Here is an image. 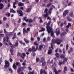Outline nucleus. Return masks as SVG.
<instances>
[{
  "label": "nucleus",
  "mask_w": 74,
  "mask_h": 74,
  "mask_svg": "<svg viewBox=\"0 0 74 74\" xmlns=\"http://www.w3.org/2000/svg\"><path fill=\"white\" fill-rule=\"evenodd\" d=\"M63 41L62 39H60L59 38H57L56 40H52V43L55 44L56 43L58 45L60 44L61 42Z\"/></svg>",
  "instance_id": "f257e3e1"
},
{
  "label": "nucleus",
  "mask_w": 74,
  "mask_h": 74,
  "mask_svg": "<svg viewBox=\"0 0 74 74\" xmlns=\"http://www.w3.org/2000/svg\"><path fill=\"white\" fill-rule=\"evenodd\" d=\"M51 22V21L50 20L48 23H46V25H47L46 26V28L47 29V31H48V33H50L51 30H52V28L51 27H50L49 26Z\"/></svg>",
  "instance_id": "f03ea898"
},
{
  "label": "nucleus",
  "mask_w": 74,
  "mask_h": 74,
  "mask_svg": "<svg viewBox=\"0 0 74 74\" xmlns=\"http://www.w3.org/2000/svg\"><path fill=\"white\" fill-rule=\"evenodd\" d=\"M5 64L4 68L5 69H7L8 67H9L10 66V63L8 61H6L5 62Z\"/></svg>",
  "instance_id": "7ed1b4c3"
},
{
  "label": "nucleus",
  "mask_w": 74,
  "mask_h": 74,
  "mask_svg": "<svg viewBox=\"0 0 74 74\" xmlns=\"http://www.w3.org/2000/svg\"><path fill=\"white\" fill-rule=\"evenodd\" d=\"M48 9L47 8H46L44 11V13H45L46 14H44L43 16H44L45 18H46L47 17H48Z\"/></svg>",
  "instance_id": "20e7f679"
},
{
  "label": "nucleus",
  "mask_w": 74,
  "mask_h": 74,
  "mask_svg": "<svg viewBox=\"0 0 74 74\" xmlns=\"http://www.w3.org/2000/svg\"><path fill=\"white\" fill-rule=\"evenodd\" d=\"M16 11L19 14V16H23V12H22V10L21 9L18 10H17Z\"/></svg>",
  "instance_id": "39448f33"
},
{
  "label": "nucleus",
  "mask_w": 74,
  "mask_h": 74,
  "mask_svg": "<svg viewBox=\"0 0 74 74\" xmlns=\"http://www.w3.org/2000/svg\"><path fill=\"white\" fill-rule=\"evenodd\" d=\"M19 3V2H18V0H16L15 1V2H14L13 3V8H16V6H15V5H16V3Z\"/></svg>",
  "instance_id": "423d86ee"
},
{
  "label": "nucleus",
  "mask_w": 74,
  "mask_h": 74,
  "mask_svg": "<svg viewBox=\"0 0 74 74\" xmlns=\"http://www.w3.org/2000/svg\"><path fill=\"white\" fill-rule=\"evenodd\" d=\"M54 71L55 74H59V72L60 73L61 72V70H59L58 71L56 70V69H54Z\"/></svg>",
  "instance_id": "0eeeda50"
},
{
  "label": "nucleus",
  "mask_w": 74,
  "mask_h": 74,
  "mask_svg": "<svg viewBox=\"0 0 74 74\" xmlns=\"http://www.w3.org/2000/svg\"><path fill=\"white\" fill-rule=\"evenodd\" d=\"M69 13V11L67 10H66L64 11L63 13V16H65Z\"/></svg>",
  "instance_id": "6e6552de"
},
{
  "label": "nucleus",
  "mask_w": 74,
  "mask_h": 74,
  "mask_svg": "<svg viewBox=\"0 0 74 74\" xmlns=\"http://www.w3.org/2000/svg\"><path fill=\"white\" fill-rule=\"evenodd\" d=\"M57 29H56V35L57 36H59V34H60V30H58V31H57Z\"/></svg>",
  "instance_id": "1a4fd4ad"
},
{
  "label": "nucleus",
  "mask_w": 74,
  "mask_h": 74,
  "mask_svg": "<svg viewBox=\"0 0 74 74\" xmlns=\"http://www.w3.org/2000/svg\"><path fill=\"white\" fill-rule=\"evenodd\" d=\"M67 33L66 32H62L61 34H60V36L61 37H63L64 35H66V34H67Z\"/></svg>",
  "instance_id": "9d476101"
},
{
  "label": "nucleus",
  "mask_w": 74,
  "mask_h": 74,
  "mask_svg": "<svg viewBox=\"0 0 74 74\" xmlns=\"http://www.w3.org/2000/svg\"><path fill=\"white\" fill-rule=\"evenodd\" d=\"M24 41H25V42L26 43V44H29V43L30 42V41L25 38H24Z\"/></svg>",
  "instance_id": "9b49d317"
},
{
  "label": "nucleus",
  "mask_w": 74,
  "mask_h": 74,
  "mask_svg": "<svg viewBox=\"0 0 74 74\" xmlns=\"http://www.w3.org/2000/svg\"><path fill=\"white\" fill-rule=\"evenodd\" d=\"M19 42L20 44H21V45H23V46H26V44H25V43L24 42H22V40H19Z\"/></svg>",
  "instance_id": "f8f14e48"
},
{
  "label": "nucleus",
  "mask_w": 74,
  "mask_h": 74,
  "mask_svg": "<svg viewBox=\"0 0 74 74\" xmlns=\"http://www.w3.org/2000/svg\"><path fill=\"white\" fill-rule=\"evenodd\" d=\"M27 22H29V23H32V22H33V20L32 19L30 18L28 19V21H27Z\"/></svg>",
  "instance_id": "ddd939ff"
},
{
  "label": "nucleus",
  "mask_w": 74,
  "mask_h": 74,
  "mask_svg": "<svg viewBox=\"0 0 74 74\" xmlns=\"http://www.w3.org/2000/svg\"><path fill=\"white\" fill-rule=\"evenodd\" d=\"M43 48V45H40L39 46V48L38 49L41 51L42 48Z\"/></svg>",
  "instance_id": "4468645a"
},
{
  "label": "nucleus",
  "mask_w": 74,
  "mask_h": 74,
  "mask_svg": "<svg viewBox=\"0 0 74 74\" xmlns=\"http://www.w3.org/2000/svg\"><path fill=\"white\" fill-rule=\"evenodd\" d=\"M24 5L23 3H22L21 2H20L18 3V5L19 7H21V6H23Z\"/></svg>",
  "instance_id": "2eb2a0df"
},
{
  "label": "nucleus",
  "mask_w": 74,
  "mask_h": 74,
  "mask_svg": "<svg viewBox=\"0 0 74 74\" xmlns=\"http://www.w3.org/2000/svg\"><path fill=\"white\" fill-rule=\"evenodd\" d=\"M16 66H18V67H21V64L19 62H16Z\"/></svg>",
  "instance_id": "dca6fc26"
},
{
  "label": "nucleus",
  "mask_w": 74,
  "mask_h": 74,
  "mask_svg": "<svg viewBox=\"0 0 74 74\" xmlns=\"http://www.w3.org/2000/svg\"><path fill=\"white\" fill-rule=\"evenodd\" d=\"M36 48H35V47L34 46H33L32 47V50H34L32 51V53H33V52H34L36 51V50L35 49Z\"/></svg>",
  "instance_id": "f3484780"
},
{
  "label": "nucleus",
  "mask_w": 74,
  "mask_h": 74,
  "mask_svg": "<svg viewBox=\"0 0 74 74\" xmlns=\"http://www.w3.org/2000/svg\"><path fill=\"white\" fill-rule=\"evenodd\" d=\"M67 71V66H65L64 67V69L63 71L64 73H66V71Z\"/></svg>",
  "instance_id": "a211bd4d"
},
{
  "label": "nucleus",
  "mask_w": 74,
  "mask_h": 74,
  "mask_svg": "<svg viewBox=\"0 0 74 74\" xmlns=\"http://www.w3.org/2000/svg\"><path fill=\"white\" fill-rule=\"evenodd\" d=\"M16 33H15L14 34V36L12 38V39H13V40H14V39H15L16 38Z\"/></svg>",
  "instance_id": "6ab92c4d"
},
{
  "label": "nucleus",
  "mask_w": 74,
  "mask_h": 74,
  "mask_svg": "<svg viewBox=\"0 0 74 74\" xmlns=\"http://www.w3.org/2000/svg\"><path fill=\"white\" fill-rule=\"evenodd\" d=\"M40 73H44V74H45V70H42V69H41L40 71Z\"/></svg>",
  "instance_id": "aec40b11"
},
{
  "label": "nucleus",
  "mask_w": 74,
  "mask_h": 74,
  "mask_svg": "<svg viewBox=\"0 0 74 74\" xmlns=\"http://www.w3.org/2000/svg\"><path fill=\"white\" fill-rule=\"evenodd\" d=\"M12 67L14 70H16V67H17V66L15 64H13Z\"/></svg>",
  "instance_id": "412c9836"
},
{
  "label": "nucleus",
  "mask_w": 74,
  "mask_h": 74,
  "mask_svg": "<svg viewBox=\"0 0 74 74\" xmlns=\"http://www.w3.org/2000/svg\"><path fill=\"white\" fill-rule=\"evenodd\" d=\"M45 58L44 57H42L41 58V60H40L41 62H42V63L43 62H45Z\"/></svg>",
  "instance_id": "4be33fe9"
},
{
  "label": "nucleus",
  "mask_w": 74,
  "mask_h": 74,
  "mask_svg": "<svg viewBox=\"0 0 74 74\" xmlns=\"http://www.w3.org/2000/svg\"><path fill=\"white\" fill-rule=\"evenodd\" d=\"M21 71V68H18V70H17V72L18 74H20Z\"/></svg>",
  "instance_id": "5701e85b"
},
{
  "label": "nucleus",
  "mask_w": 74,
  "mask_h": 74,
  "mask_svg": "<svg viewBox=\"0 0 74 74\" xmlns=\"http://www.w3.org/2000/svg\"><path fill=\"white\" fill-rule=\"evenodd\" d=\"M52 49L49 50L48 53V54H49V55L51 54V53H52Z\"/></svg>",
  "instance_id": "b1692460"
},
{
  "label": "nucleus",
  "mask_w": 74,
  "mask_h": 74,
  "mask_svg": "<svg viewBox=\"0 0 74 74\" xmlns=\"http://www.w3.org/2000/svg\"><path fill=\"white\" fill-rule=\"evenodd\" d=\"M41 17H40L38 19H40V23H42V22H43V21H42V18H41Z\"/></svg>",
  "instance_id": "393cba45"
},
{
  "label": "nucleus",
  "mask_w": 74,
  "mask_h": 74,
  "mask_svg": "<svg viewBox=\"0 0 74 74\" xmlns=\"http://www.w3.org/2000/svg\"><path fill=\"white\" fill-rule=\"evenodd\" d=\"M73 15V12H71L70 14H69V16H71V17H74V16Z\"/></svg>",
  "instance_id": "a878e982"
},
{
  "label": "nucleus",
  "mask_w": 74,
  "mask_h": 74,
  "mask_svg": "<svg viewBox=\"0 0 74 74\" xmlns=\"http://www.w3.org/2000/svg\"><path fill=\"white\" fill-rule=\"evenodd\" d=\"M18 45H19V43H18V41H17L15 43L14 46L15 47H18Z\"/></svg>",
  "instance_id": "bb28decb"
},
{
  "label": "nucleus",
  "mask_w": 74,
  "mask_h": 74,
  "mask_svg": "<svg viewBox=\"0 0 74 74\" xmlns=\"http://www.w3.org/2000/svg\"><path fill=\"white\" fill-rule=\"evenodd\" d=\"M23 19V20H24V21H25V22H28V19L27 18V19H27V17H24Z\"/></svg>",
  "instance_id": "cd10ccee"
},
{
  "label": "nucleus",
  "mask_w": 74,
  "mask_h": 74,
  "mask_svg": "<svg viewBox=\"0 0 74 74\" xmlns=\"http://www.w3.org/2000/svg\"><path fill=\"white\" fill-rule=\"evenodd\" d=\"M65 57V56L63 54H62L60 55V58L61 59H63L64 58V57Z\"/></svg>",
  "instance_id": "c85d7f7f"
},
{
  "label": "nucleus",
  "mask_w": 74,
  "mask_h": 74,
  "mask_svg": "<svg viewBox=\"0 0 74 74\" xmlns=\"http://www.w3.org/2000/svg\"><path fill=\"white\" fill-rule=\"evenodd\" d=\"M67 58H64V59L63 60V63H65V62H66L67 61Z\"/></svg>",
  "instance_id": "c756f323"
},
{
  "label": "nucleus",
  "mask_w": 74,
  "mask_h": 74,
  "mask_svg": "<svg viewBox=\"0 0 74 74\" xmlns=\"http://www.w3.org/2000/svg\"><path fill=\"white\" fill-rule=\"evenodd\" d=\"M59 53H56L55 54V55L56 56V58H59Z\"/></svg>",
  "instance_id": "7c9ffc66"
},
{
  "label": "nucleus",
  "mask_w": 74,
  "mask_h": 74,
  "mask_svg": "<svg viewBox=\"0 0 74 74\" xmlns=\"http://www.w3.org/2000/svg\"><path fill=\"white\" fill-rule=\"evenodd\" d=\"M31 10V8H28L26 11V12H29Z\"/></svg>",
  "instance_id": "2f4dec72"
},
{
  "label": "nucleus",
  "mask_w": 74,
  "mask_h": 74,
  "mask_svg": "<svg viewBox=\"0 0 74 74\" xmlns=\"http://www.w3.org/2000/svg\"><path fill=\"white\" fill-rule=\"evenodd\" d=\"M50 33H51V36H53L54 34H53V31H52V30H51V32Z\"/></svg>",
  "instance_id": "473e14b6"
},
{
  "label": "nucleus",
  "mask_w": 74,
  "mask_h": 74,
  "mask_svg": "<svg viewBox=\"0 0 74 74\" xmlns=\"http://www.w3.org/2000/svg\"><path fill=\"white\" fill-rule=\"evenodd\" d=\"M69 18V17H67V20L68 21H72V19Z\"/></svg>",
  "instance_id": "72a5a7b5"
},
{
  "label": "nucleus",
  "mask_w": 74,
  "mask_h": 74,
  "mask_svg": "<svg viewBox=\"0 0 74 74\" xmlns=\"http://www.w3.org/2000/svg\"><path fill=\"white\" fill-rule=\"evenodd\" d=\"M6 38H7L6 42H8L10 41V40H9V37H8V36H7Z\"/></svg>",
  "instance_id": "f704fd0d"
},
{
  "label": "nucleus",
  "mask_w": 74,
  "mask_h": 74,
  "mask_svg": "<svg viewBox=\"0 0 74 74\" xmlns=\"http://www.w3.org/2000/svg\"><path fill=\"white\" fill-rule=\"evenodd\" d=\"M36 62L37 63H38V62L39 61V60H40V58H36Z\"/></svg>",
  "instance_id": "c9c22d12"
},
{
  "label": "nucleus",
  "mask_w": 74,
  "mask_h": 74,
  "mask_svg": "<svg viewBox=\"0 0 74 74\" xmlns=\"http://www.w3.org/2000/svg\"><path fill=\"white\" fill-rule=\"evenodd\" d=\"M9 71H11V73H13V71H12V70L11 68L9 69Z\"/></svg>",
  "instance_id": "e433bc0d"
},
{
  "label": "nucleus",
  "mask_w": 74,
  "mask_h": 74,
  "mask_svg": "<svg viewBox=\"0 0 74 74\" xmlns=\"http://www.w3.org/2000/svg\"><path fill=\"white\" fill-rule=\"evenodd\" d=\"M62 52L64 54H65V53H66V52L64 50V47L62 49Z\"/></svg>",
  "instance_id": "4c0bfd02"
},
{
  "label": "nucleus",
  "mask_w": 74,
  "mask_h": 74,
  "mask_svg": "<svg viewBox=\"0 0 74 74\" xmlns=\"http://www.w3.org/2000/svg\"><path fill=\"white\" fill-rule=\"evenodd\" d=\"M34 74V71H33L31 72H29L28 73V74Z\"/></svg>",
  "instance_id": "58836bf2"
},
{
  "label": "nucleus",
  "mask_w": 74,
  "mask_h": 74,
  "mask_svg": "<svg viewBox=\"0 0 74 74\" xmlns=\"http://www.w3.org/2000/svg\"><path fill=\"white\" fill-rule=\"evenodd\" d=\"M7 18L5 17H4L3 18V20L4 21H7Z\"/></svg>",
  "instance_id": "ea45409f"
},
{
  "label": "nucleus",
  "mask_w": 74,
  "mask_h": 74,
  "mask_svg": "<svg viewBox=\"0 0 74 74\" xmlns=\"http://www.w3.org/2000/svg\"><path fill=\"white\" fill-rule=\"evenodd\" d=\"M42 64V66H45V64H46V62L44 61L43 62Z\"/></svg>",
  "instance_id": "a19ab883"
},
{
  "label": "nucleus",
  "mask_w": 74,
  "mask_h": 74,
  "mask_svg": "<svg viewBox=\"0 0 74 74\" xmlns=\"http://www.w3.org/2000/svg\"><path fill=\"white\" fill-rule=\"evenodd\" d=\"M41 29L42 30V32H44L45 30V28H43L42 27H41Z\"/></svg>",
  "instance_id": "79ce46f5"
},
{
  "label": "nucleus",
  "mask_w": 74,
  "mask_h": 74,
  "mask_svg": "<svg viewBox=\"0 0 74 74\" xmlns=\"http://www.w3.org/2000/svg\"><path fill=\"white\" fill-rule=\"evenodd\" d=\"M33 49L31 48H29L28 49V51H29V52H32L33 51Z\"/></svg>",
  "instance_id": "37998d69"
},
{
  "label": "nucleus",
  "mask_w": 74,
  "mask_h": 74,
  "mask_svg": "<svg viewBox=\"0 0 74 74\" xmlns=\"http://www.w3.org/2000/svg\"><path fill=\"white\" fill-rule=\"evenodd\" d=\"M69 45H68V44H67L66 46V50H68L69 49Z\"/></svg>",
  "instance_id": "c03bdc74"
},
{
  "label": "nucleus",
  "mask_w": 74,
  "mask_h": 74,
  "mask_svg": "<svg viewBox=\"0 0 74 74\" xmlns=\"http://www.w3.org/2000/svg\"><path fill=\"white\" fill-rule=\"evenodd\" d=\"M6 16H7L8 17H9L10 16V13H9L8 14H5Z\"/></svg>",
  "instance_id": "a18cd8bd"
},
{
  "label": "nucleus",
  "mask_w": 74,
  "mask_h": 74,
  "mask_svg": "<svg viewBox=\"0 0 74 74\" xmlns=\"http://www.w3.org/2000/svg\"><path fill=\"white\" fill-rule=\"evenodd\" d=\"M21 55H22V53H17V56H20L21 57Z\"/></svg>",
  "instance_id": "49530a36"
},
{
  "label": "nucleus",
  "mask_w": 74,
  "mask_h": 74,
  "mask_svg": "<svg viewBox=\"0 0 74 74\" xmlns=\"http://www.w3.org/2000/svg\"><path fill=\"white\" fill-rule=\"evenodd\" d=\"M52 4V3H49V4H48L47 5V7H49Z\"/></svg>",
  "instance_id": "de8ad7c7"
},
{
  "label": "nucleus",
  "mask_w": 74,
  "mask_h": 74,
  "mask_svg": "<svg viewBox=\"0 0 74 74\" xmlns=\"http://www.w3.org/2000/svg\"><path fill=\"white\" fill-rule=\"evenodd\" d=\"M5 40H6V38L5 37H4L3 40V42H5Z\"/></svg>",
  "instance_id": "09e8293b"
},
{
  "label": "nucleus",
  "mask_w": 74,
  "mask_h": 74,
  "mask_svg": "<svg viewBox=\"0 0 74 74\" xmlns=\"http://www.w3.org/2000/svg\"><path fill=\"white\" fill-rule=\"evenodd\" d=\"M30 30V27H28L27 28V30L28 32H29Z\"/></svg>",
  "instance_id": "8fccbe9b"
},
{
  "label": "nucleus",
  "mask_w": 74,
  "mask_h": 74,
  "mask_svg": "<svg viewBox=\"0 0 74 74\" xmlns=\"http://www.w3.org/2000/svg\"><path fill=\"white\" fill-rule=\"evenodd\" d=\"M21 18H19V20L18 21V23H21Z\"/></svg>",
  "instance_id": "3c124183"
},
{
  "label": "nucleus",
  "mask_w": 74,
  "mask_h": 74,
  "mask_svg": "<svg viewBox=\"0 0 74 74\" xmlns=\"http://www.w3.org/2000/svg\"><path fill=\"white\" fill-rule=\"evenodd\" d=\"M9 61L10 62H12V61H13V60H12V59L11 58H10L9 59Z\"/></svg>",
  "instance_id": "603ef678"
},
{
  "label": "nucleus",
  "mask_w": 74,
  "mask_h": 74,
  "mask_svg": "<svg viewBox=\"0 0 74 74\" xmlns=\"http://www.w3.org/2000/svg\"><path fill=\"white\" fill-rule=\"evenodd\" d=\"M51 48L53 49V44H51Z\"/></svg>",
  "instance_id": "864d4df0"
},
{
  "label": "nucleus",
  "mask_w": 74,
  "mask_h": 74,
  "mask_svg": "<svg viewBox=\"0 0 74 74\" xmlns=\"http://www.w3.org/2000/svg\"><path fill=\"white\" fill-rule=\"evenodd\" d=\"M51 18L50 17H49V16L47 18V20H50L49 21H51Z\"/></svg>",
  "instance_id": "5fc2aeb1"
},
{
  "label": "nucleus",
  "mask_w": 74,
  "mask_h": 74,
  "mask_svg": "<svg viewBox=\"0 0 74 74\" xmlns=\"http://www.w3.org/2000/svg\"><path fill=\"white\" fill-rule=\"evenodd\" d=\"M65 30L66 32H69V29L68 28H66Z\"/></svg>",
  "instance_id": "6e6d98bb"
},
{
  "label": "nucleus",
  "mask_w": 74,
  "mask_h": 74,
  "mask_svg": "<svg viewBox=\"0 0 74 74\" xmlns=\"http://www.w3.org/2000/svg\"><path fill=\"white\" fill-rule=\"evenodd\" d=\"M53 67H54V66H56V63H55V62H54V64L52 65Z\"/></svg>",
  "instance_id": "4d7b16f0"
},
{
  "label": "nucleus",
  "mask_w": 74,
  "mask_h": 74,
  "mask_svg": "<svg viewBox=\"0 0 74 74\" xmlns=\"http://www.w3.org/2000/svg\"><path fill=\"white\" fill-rule=\"evenodd\" d=\"M37 40H38V41H39L40 40V37H37Z\"/></svg>",
  "instance_id": "13d9d810"
},
{
  "label": "nucleus",
  "mask_w": 74,
  "mask_h": 74,
  "mask_svg": "<svg viewBox=\"0 0 74 74\" xmlns=\"http://www.w3.org/2000/svg\"><path fill=\"white\" fill-rule=\"evenodd\" d=\"M22 55L23 56L25 57V56H26V54L25 53H22Z\"/></svg>",
  "instance_id": "bf43d9fd"
},
{
  "label": "nucleus",
  "mask_w": 74,
  "mask_h": 74,
  "mask_svg": "<svg viewBox=\"0 0 74 74\" xmlns=\"http://www.w3.org/2000/svg\"><path fill=\"white\" fill-rule=\"evenodd\" d=\"M62 64V62H60L58 64L60 66H61V65Z\"/></svg>",
  "instance_id": "052dcab7"
},
{
  "label": "nucleus",
  "mask_w": 74,
  "mask_h": 74,
  "mask_svg": "<svg viewBox=\"0 0 74 74\" xmlns=\"http://www.w3.org/2000/svg\"><path fill=\"white\" fill-rule=\"evenodd\" d=\"M22 25L23 26H26V23H22Z\"/></svg>",
  "instance_id": "680f3d73"
},
{
  "label": "nucleus",
  "mask_w": 74,
  "mask_h": 74,
  "mask_svg": "<svg viewBox=\"0 0 74 74\" xmlns=\"http://www.w3.org/2000/svg\"><path fill=\"white\" fill-rule=\"evenodd\" d=\"M48 12L49 14H50V15H51V13H52V12H51V10H49L48 11Z\"/></svg>",
  "instance_id": "e2e57ef3"
},
{
  "label": "nucleus",
  "mask_w": 74,
  "mask_h": 74,
  "mask_svg": "<svg viewBox=\"0 0 74 74\" xmlns=\"http://www.w3.org/2000/svg\"><path fill=\"white\" fill-rule=\"evenodd\" d=\"M71 5V2L68 4V6H70V5Z\"/></svg>",
  "instance_id": "0e129e2a"
},
{
  "label": "nucleus",
  "mask_w": 74,
  "mask_h": 74,
  "mask_svg": "<svg viewBox=\"0 0 74 74\" xmlns=\"http://www.w3.org/2000/svg\"><path fill=\"white\" fill-rule=\"evenodd\" d=\"M14 10L13 9H11L10 10V12H12Z\"/></svg>",
  "instance_id": "69168bd1"
},
{
  "label": "nucleus",
  "mask_w": 74,
  "mask_h": 74,
  "mask_svg": "<svg viewBox=\"0 0 74 74\" xmlns=\"http://www.w3.org/2000/svg\"><path fill=\"white\" fill-rule=\"evenodd\" d=\"M22 65H23V66H25V65H26V63L25 62H23L22 63Z\"/></svg>",
  "instance_id": "338daca9"
},
{
  "label": "nucleus",
  "mask_w": 74,
  "mask_h": 74,
  "mask_svg": "<svg viewBox=\"0 0 74 74\" xmlns=\"http://www.w3.org/2000/svg\"><path fill=\"white\" fill-rule=\"evenodd\" d=\"M4 33H7V31L5 29H4Z\"/></svg>",
  "instance_id": "774afa93"
}]
</instances>
